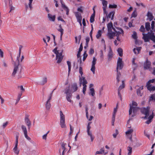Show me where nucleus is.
<instances>
[{"mask_svg": "<svg viewBox=\"0 0 155 155\" xmlns=\"http://www.w3.org/2000/svg\"><path fill=\"white\" fill-rule=\"evenodd\" d=\"M141 111L142 114L145 115L144 117V119H148L145 122L147 124H149L152 121V119L154 116V114L153 112V111L152 110H150V108L149 107H147V108H143L141 109Z\"/></svg>", "mask_w": 155, "mask_h": 155, "instance_id": "nucleus-1", "label": "nucleus"}, {"mask_svg": "<svg viewBox=\"0 0 155 155\" xmlns=\"http://www.w3.org/2000/svg\"><path fill=\"white\" fill-rule=\"evenodd\" d=\"M130 106L129 114L130 116L133 117L136 114L140 109L137 107V103L133 101L130 104Z\"/></svg>", "mask_w": 155, "mask_h": 155, "instance_id": "nucleus-2", "label": "nucleus"}, {"mask_svg": "<svg viewBox=\"0 0 155 155\" xmlns=\"http://www.w3.org/2000/svg\"><path fill=\"white\" fill-rule=\"evenodd\" d=\"M143 37L142 38L145 42L149 41L150 40H152L154 35V33L152 31L148 32L147 34L142 33Z\"/></svg>", "mask_w": 155, "mask_h": 155, "instance_id": "nucleus-3", "label": "nucleus"}, {"mask_svg": "<svg viewBox=\"0 0 155 155\" xmlns=\"http://www.w3.org/2000/svg\"><path fill=\"white\" fill-rule=\"evenodd\" d=\"M80 85L81 86V84H82L83 86L82 89V92L83 94L85 95L86 94L85 91L87 89V86L86 84L87 83V81L85 79L84 77H83L82 78L81 77H80Z\"/></svg>", "mask_w": 155, "mask_h": 155, "instance_id": "nucleus-4", "label": "nucleus"}, {"mask_svg": "<svg viewBox=\"0 0 155 155\" xmlns=\"http://www.w3.org/2000/svg\"><path fill=\"white\" fill-rule=\"evenodd\" d=\"M60 114V124L61 127L62 128L66 127V125L65 123V117L61 111L59 112Z\"/></svg>", "mask_w": 155, "mask_h": 155, "instance_id": "nucleus-5", "label": "nucleus"}, {"mask_svg": "<svg viewBox=\"0 0 155 155\" xmlns=\"http://www.w3.org/2000/svg\"><path fill=\"white\" fill-rule=\"evenodd\" d=\"M53 51L56 54V58L57 60V63H60L61 61L63 58L62 52L58 51L56 48H55L53 50Z\"/></svg>", "mask_w": 155, "mask_h": 155, "instance_id": "nucleus-6", "label": "nucleus"}, {"mask_svg": "<svg viewBox=\"0 0 155 155\" xmlns=\"http://www.w3.org/2000/svg\"><path fill=\"white\" fill-rule=\"evenodd\" d=\"M153 83H155V79L150 80L147 83L146 87L148 90L150 91H154L155 90V86H153V88H150V86H152V84Z\"/></svg>", "mask_w": 155, "mask_h": 155, "instance_id": "nucleus-7", "label": "nucleus"}, {"mask_svg": "<svg viewBox=\"0 0 155 155\" xmlns=\"http://www.w3.org/2000/svg\"><path fill=\"white\" fill-rule=\"evenodd\" d=\"M18 136L17 135L16 136V139L15 143V144L14 147L13 149L14 152L17 155L18 154L19 151V150L18 149Z\"/></svg>", "mask_w": 155, "mask_h": 155, "instance_id": "nucleus-8", "label": "nucleus"}, {"mask_svg": "<svg viewBox=\"0 0 155 155\" xmlns=\"http://www.w3.org/2000/svg\"><path fill=\"white\" fill-rule=\"evenodd\" d=\"M65 93L66 94V99L68 101L70 102H71L72 101L71 100L72 94L70 92V89L68 88L67 89H66Z\"/></svg>", "mask_w": 155, "mask_h": 155, "instance_id": "nucleus-9", "label": "nucleus"}, {"mask_svg": "<svg viewBox=\"0 0 155 155\" xmlns=\"http://www.w3.org/2000/svg\"><path fill=\"white\" fill-rule=\"evenodd\" d=\"M123 64L122 61V59L119 58L117 61V71H118V69L121 70L123 67Z\"/></svg>", "mask_w": 155, "mask_h": 155, "instance_id": "nucleus-10", "label": "nucleus"}, {"mask_svg": "<svg viewBox=\"0 0 155 155\" xmlns=\"http://www.w3.org/2000/svg\"><path fill=\"white\" fill-rule=\"evenodd\" d=\"M96 61L97 59H96V58L95 57H94L93 58V61H92L91 67V71L92 72L93 74H94L95 73V65L96 64Z\"/></svg>", "mask_w": 155, "mask_h": 155, "instance_id": "nucleus-11", "label": "nucleus"}, {"mask_svg": "<svg viewBox=\"0 0 155 155\" xmlns=\"http://www.w3.org/2000/svg\"><path fill=\"white\" fill-rule=\"evenodd\" d=\"M151 62L149 61L147 59L145 62L144 65V68L145 69H149L151 71L152 68H150Z\"/></svg>", "mask_w": 155, "mask_h": 155, "instance_id": "nucleus-12", "label": "nucleus"}, {"mask_svg": "<svg viewBox=\"0 0 155 155\" xmlns=\"http://www.w3.org/2000/svg\"><path fill=\"white\" fill-rule=\"evenodd\" d=\"M133 132V130L132 129H130L126 132V134L127 136L129 138L130 140H131L132 139V133Z\"/></svg>", "mask_w": 155, "mask_h": 155, "instance_id": "nucleus-13", "label": "nucleus"}, {"mask_svg": "<svg viewBox=\"0 0 155 155\" xmlns=\"http://www.w3.org/2000/svg\"><path fill=\"white\" fill-rule=\"evenodd\" d=\"M116 35L115 33L112 32V31H108L107 35L110 39H112Z\"/></svg>", "mask_w": 155, "mask_h": 155, "instance_id": "nucleus-14", "label": "nucleus"}, {"mask_svg": "<svg viewBox=\"0 0 155 155\" xmlns=\"http://www.w3.org/2000/svg\"><path fill=\"white\" fill-rule=\"evenodd\" d=\"M48 18L50 21H54L55 20L56 17L54 15H52L51 14L48 13Z\"/></svg>", "mask_w": 155, "mask_h": 155, "instance_id": "nucleus-15", "label": "nucleus"}, {"mask_svg": "<svg viewBox=\"0 0 155 155\" xmlns=\"http://www.w3.org/2000/svg\"><path fill=\"white\" fill-rule=\"evenodd\" d=\"M78 89L77 85L76 83H74L72 84L71 87V89H70V92H74L76 91Z\"/></svg>", "mask_w": 155, "mask_h": 155, "instance_id": "nucleus-16", "label": "nucleus"}, {"mask_svg": "<svg viewBox=\"0 0 155 155\" xmlns=\"http://www.w3.org/2000/svg\"><path fill=\"white\" fill-rule=\"evenodd\" d=\"M117 30H116L114 28H113V30L117 33L116 35H119L120 34L124 33L123 30L120 28H117Z\"/></svg>", "mask_w": 155, "mask_h": 155, "instance_id": "nucleus-17", "label": "nucleus"}, {"mask_svg": "<svg viewBox=\"0 0 155 155\" xmlns=\"http://www.w3.org/2000/svg\"><path fill=\"white\" fill-rule=\"evenodd\" d=\"M61 4L62 7L65 10L66 12V15H68L69 12V9L68 8L64 5L62 0H61Z\"/></svg>", "mask_w": 155, "mask_h": 155, "instance_id": "nucleus-18", "label": "nucleus"}, {"mask_svg": "<svg viewBox=\"0 0 155 155\" xmlns=\"http://www.w3.org/2000/svg\"><path fill=\"white\" fill-rule=\"evenodd\" d=\"M66 145V143H63L61 144V149H60L59 150V152L60 153H61V150H63L62 154V155H64V154L65 152L66 151V148H65V146Z\"/></svg>", "mask_w": 155, "mask_h": 155, "instance_id": "nucleus-19", "label": "nucleus"}, {"mask_svg": "<svg viewBox=\"0 0 155 155\" xmlns=\"http://www.w3.org/2000/svg\"><path fill=\"white\" fill-rule=\"evenodd\" d=\"M115 14V12L114 11H112L110 12V13L107 15H106L107 18H111V20L114 19V17Z\"/></svg>", "mask_w": 155, "mask_h": 155, "instance_id": "nucleus-20", "label": "nucleus"}, {"mask_svg": "<svg viewBox=\"0 0 155 155\" xmlns=\"http://www.w3.org/2000/svg\"><path fill=\"white\" fill-rule=\"evenodd\" d=\"M75 15L77 18V21L78 22L81 21L82 18L81 14L78 12H77L75 13Z\"/></svg>", "mask_w": 155, "mask_h": 155, "instance_id": "nucleus-21", "label": "nucleus"}, {"mask_svg": "<svg viewBox=\"0 0 155 155\" xmlns=\"http://www.w3.org/2000/svg\"><path fill=\"white\" fill-rule=\"evenodd\" d=\"M47 78L46 77H45L42 78V80L40 82V84L43 85L47 82Z\"/></svg>", "mask_w": 155, "mask_h": 155, "instance_id": "nucleus-22", "label": "nucleus"}, {"mask_svg": "<svg viewBox=\"0 0 155 155\" xmlns=\"http://www.w3.org/2000/svg\"><path fill=\"white\" fill-rule=\"evenodd\" d=\"M25 121L27 125L28 126V129H30L31 126V123L29 120L28 117H26L25 119Z\"/></svg>", "mask_w": 155, "mask_h": 155, "instance_id": "nucleus-23", "label": "nucleus"}, {"mask_svg": "<svg viewBox=\"0 0 155 155\" xmlns=\"http://www.w3.org/2000/svg\"><path fill=\"white\" fill-rule=\"evenodd\" d=\"M90 91L88 93L89 95L94 97L95 95V91L94 88H91L89 89Z\"/></svg>", "mask_w": 155, "mask_h": 155, "instance_id": "nucleus-24", "label": "nucleus"}, {"mask_svg": "<svg viewBox=\"0 0 155 155\" xmlns=\"http://www.w3.org/2000/svg\"><path fill=\"white\" fill-rule=\"evenodd\" d=\"M107 27L108 31H112V29H113V25L112 23L110 22L108 23L107 25Z\"/></svg>", "mask_w": 155, "mask_h": 155, "instance_id": "nucleus-25", "label": "nucleus"}, {"mask_svg": "<svg viewBox=\"0 0 155 155\" xmlns=\"http://www.w3.org/2000/svg\"><path fill=\"white\" fill-rule=\"evenodd\" d=\"M113 56V53L111 48H110L108 54V58L109 60H110Z\"/></svg>", "mask_w": 155, "mask_h": 155, "instance_id": "nucleus-26", "label": "nucleus"}, {"mask_svg": "<svg viewBox=\"0 0 155 155\" xmlns=\"http://www.w3.org/2000/svg\"><path fill=\"white\" fill-rule=\"evenodd\" d=\"M143 89V86H141L139 88L137 89V94L138 96H142V93H141L140 91Z\"/></svg>", "mask_w": 155, "mask_h": 155, "instance_id": "nucleus-27", "label": "nucleus"}, {"mask_svg": "<svg viewBox=\"0 0 155 155\" xmlns=\"http://www.w3.org/2000/svg\"><path fill=\"white\" fill-rule=\"evenodd\" d=\"M18 70V66H15L14 67L13 71L12 74L13 76H15Z\"/></svg>", "mask_w": 155, "mask_h": 155, "instance_id": "nucleus-28", "label": "nucleus"}, {"mask_svg": "<svg viewBox=\"0 0 155 155\" xmlns=\"http://www.w3.org/2000/svg\"><path fill=\"white\" fill-rule=\"evenodd\" d=\"M141 48L140 47L134 48L133 50L134 53L135 54H137L139 53V51L141 50Z\"/></svg>", "mask_w": 155, "mask_h": 155, "instance_id": "nucleus-29", "label": "nucleus"}, {"mask_svg": "<svg viewBox=\"0 0 155 155\" xmlns=\"http://www.w3.org/2000/svg\"><path fill=\"white\" fill-rule=\"evenodd\" d=\"M136 58H134L132 60V65L134 68V70L137 67V64L135 62V60Z\"/></svg>", "mask_w": 155, "mask_h": 155, "instance_id": "nucleus-30", "label": "nucleus"}, {"mask_svg": "<svg viewBox=\"0 0 155 155\" xmlns=\"http://www.w3.org/2000/svg\"><path fill=\"white\" fill-rule=\"evenodd\" d=\"M95 16V11L91 15L90 17V21L91 23H93L94 21V18Z\"/></svg>", "mask_w": 155, "mask_h": 155, "instance_id": "nucleus-31", "label": "nucleus"}, {"mask_svg": "<svg viewBox=\"0 0 155 155\" xmlns=\"http://www.w3.org/2000/svg\"><path fill=\"white\" fill-rule=\"evenodd\" d=\"M147 16L150 21H151L153 18V17L152 14L149 12H148L147 13Z\"/></svg>", "mask_w": 155, "mask_h": 155, "instance_id": "nucleus-32", "label": "nucleus"}, {"mask_svg": "<svg viewBox=\"0 0 155 155\" xmlns=\"http://www.w3.org/2000/svg\"><path fill=\"white\" fill-rule=\"evenodd\" d=\"M117 74L116 80L117 81V83L118 84L120 81V78L121 77V74L120 72L117 71Z\"/></svg>", "mask_w": 155, "mask_h": 155, "instance_id": "nucleus-33", "label": "nucleus"}, {"mask_svg": "<svg viewBox=\"0 0 155 155\" xmlns=\"http://www.w3.org/2000/svg\"><path fill=\"white\" fill-rule=\"evenodd\" d=\"M103 33L102 31L101 30H99L97 32V34L96 35V37L98 39L101 36L102 33Z\"/></svg>", "mask_w": 155, "mask_h": 155, "instance_id": "nucleus-34", "label": "nucleus"}, {"mask_svg": "<svg viewBox=\"0 0 155 155\" xmlns=\"http://www.w3.org/2000/svg\"><path fill=\"white\" fill-rule=\"evenodd\" d=\"M122 84L120 85L118 89V90L120 91L123 89L125 87V83L124 81H122Z\"/></svg>", "mask_w": 155, "mask_h": 155, "instance_id": "nucleus-35", "label": "nucleus"}, {"mask_svg": "<svg viewBox=\"0 0 155 155\" xmlns=\"http://www.w3.org/2000/svg\"><path fill=\"white\" fill-rule=\"evenodd\" d=\"M145 28L146 30L147 31H149L150 29V24L149 22H147L146 23Z\"/></svg>", "mask_w": 155, "mask_h": 155, "instance_id": "nucleus-36", "label": "nucleus"}, {"mask_svg": "<svg viewBox=\"0 0 155 155\" xmlns=\"http://www.w3.org/2000/svg\"><path fill=\"white\" fill-rule=\"evenodd\" d=\"M87 134L90 137L91 141L92 142H93L94 138V136L93 135L91 132H89V133H87Z\"/></svg>", "mask_w": 155, "mask_h": 155, "instance_id": "nucleus-37", "label": "nucleus"}, {"mask_svg": "<svg viewBox=\"0 0 155 155\" xmlns=\"http://www.w3.org/2000/svg\"><path fill=\"white\" fill-rule=\"evenodd\" d=\"M59 28L58 29V31H60L61 33V38H62V36L63 34L64 30L62 28L61 26V25L59 26Z\"/></svg>", "mask_w": 155, "mask_h": 155, "instance_id": "nucleus-38", "label": "nucleus"}, {"mask_svg": "<svg viewBox=\"0 0 155 155\" xmlns=\"http://www.w3.org/2000/svg\"><path fill=\"white\" fill-rule=\"evenodd\" d=\"M50 102L47 101L45 104V107L47 110H48L50 109L51 107Z\"/></svg>", "mask_w": 155, "mask_h": 155, "instance_id": "nucleus-39", "label": "nucleus"}, {"mask_svg": "<svg viewBox=\"0 0 155 155\" xmlns=\"http://www.w3.org/2000/svg\"><path fill=\"white\" fill-rule=\"evenodd\" d=\"M67 64L68 66V75L69 74V73L70 71H71V62L69 61H67Z\"/></svg>", "mask_w": 155, "mask_h": 155, "instance_id": "nucleus-40", "label": "nucleus"}, {"mask_svg": "<svg viewBox=\"0 0 155 155\" xmlns=\"http://www.w3.org/2000/svg\"><path fill=\"white\" fill-rule=\"evenodd\" d=\"M117 52L120 56H122L123 55V50L120 48H119L117 50Z\"/></svg>", "mask_w": 155, "mask_h": 155, "instance_id": "nucleus-41", "label": "nucleus"}, {"mask_svg": "<svg viewBox=\"0 0 155 155\" xmlns=\"http://www.w3.org/2000/svg\"><path fill=\"white\" fill-rule=\"evenodd\" d=\"M21 128L23 130L24 135L25 134H27V131L26 129V128L25 126L22 125L21 126Z\"/></svg>", "mask_w": 155, "mask_h": 155, "instance_id": "nucleus-42", "label": "nucleus"}, {"mask_svg": "<svg viewBox=\"0 0 155 155\" xmlns=\"http://www.w3.org/2000/svg\"><path fill=\"white\" fill-rule=\"evenodd\" d=\"M127 150L128 151V155H131L132 153V148L130 147H127Z\"/></svg>", "mask_w": 155, "mask_h": 155, "instance_id": "nucleus-43", "label": "nucleus"}, {"mask_svg": "<svg viewBox=\"0 0 155 155\" xmlns=\"http://www.w3.org/2000/svg\"><path fill=\"white\" fill-rule=\"evenodd\" d=\"M22 95V94L21 92H20L19 93L17 99L16 100V104H17L18 103V101L21 98V96Z\"/></svg>", "mask_w": 155, "mask_h": 155, "instance_id": "nucleus-44", "label": "nucleus"}, {"mask_svg": "<svg viewBox=\"0 0 155 155\" xmlns=\"http://www.w3.org/2000/svg\"><path fill=\"white\" fill-rule=\"evenodd\" d=\"M154 20H155V18ZM155 22L153 21H152V23H151V28L152 30H153L154 31H155Z\"/></svg>", "mask_w": 155, "mask_h": 155, "instance_id": "nucleus-45", "label": "nucleus"}, {"mask_svg": "<svg viewBox=\"0 0 155 155\" xmlns=\"http://www.w3.org/2000/svg\"><path fill=\"white\" fill-rule=\"evenodd\" d=\"M101 1H102V4L103 6V7H105L106 8L107 7V1L105 0H100Z\"/></svg>", "mask_w": 155, "mask_h": 155, "instance_id": "nucleus-46", "label": "nucleus"}, {"mask_svg": "<svg viewBox=\"0 0 155 155\" xmlns=\"http://www.w3.org/2000/svg\"><path fill=\"white\" fill-rule=\"evenodd\" d=\"M79 73L81 74V76H79L80 77H81L82 78L83 77H84L82 76L83 74V69L81 67H80L79 68Z\"/></svg>", "mask_w": 155, "mask_h": 155, "instance_id": "nucleus-47", "label": "nucleus"}, {"mask_svg": "<svg viewBox=\"0 0 155 155\" xmlns=\"http://www.w3.org/2000/svg\"><path fill=\"white\" fill-rule=\"evenodd\" d=\"M54 89L53 91L51 92L49 94V95L48 96V100H47V101H49V102H50V101L51 99V98H52V97L53 92V91H54Z\"/></svg>", "mask_w": 155, "mask_h": 155, "instance_id": "nucleus-48", "label": "nucleus"}, {"mask_svg": "<svg viewBox=\"0 0 155 155\" xmlns=\"http://www.w3.org/2000/svg\"><path fill=\"white\" fill-rule=\"evenodd\" d=\"M22 48V46L20 45L19 46V54L18 56L17 57V60L18 61V64H19V63L20 62V61L18 60V58H19V57H20V54H21V49Z\"/></svg>", "mask_w": 155, "mask_h": 155, "instance_id": "nucleus-49", "label": "nucleus"}, {"mask_svg": "<svg viewBox=\"0 0 155 155\" xmlns=\"http://www.w3.org/2000/svg\"><path fill=\"white\" fill-rule=\"evenodd\" d=\"M132 37L134 39H137V34L135 31H134L133 32V34L132 35Z\"/></svg>", "mask_w": 155, "mask_h": 155, "instance_id": "nucleus-50", "label": "nucleus"}, {"mask_svg": "<svg viewBox=\"0 0 155 155\" xmlns=\"http://www.w3.org/2000/svg\"><path fill=\"white\" fill-rule=\"evenodd\" d=\"M18 88H20V90L21 91L20 92H21L22 94V93L25 91V89L23 87L22 85H21L20 86H18Z\"/></svg>", "mask_w": 155, "mask_h": 155, "instance_id": "nucleus-51", "label": "nucleus"}, {"mask_svg": "<svg viewBox=\"0 0 155 155\" xmlns=\"http://www.w3.org/2000/svg\"><path fill=\"white\" fill-rule=\"evenodd\" d=\"M137 5L138 7H141L143 8H145V6L142 3H138L136 2Z\"/></svg>", "mask_w": 155, "mask_h": 155, "instance_id": "nucleus-52", "label": "nucleus"}, {"mask_svg": "<svg viewBox=\"0 0 155 155\" xmlns=\"http://www.w3.org/2000/svg\"><path fill=\"white\" fill-rule=\"evenodd\" d=\"M150 101H154L155 100V95L154 94H153L150 96Z\"/></svg>", "mask_w": 155, "mask_h": 155, "instance_id": "nucleus-53", "label": "nucleus"}, {"mask_svg": "<svg viewBox=\"0 0 155 155\" xmlns=\"http://www.w3.org/2000/svg\"><path fill=\"white\" fill-rule=\"evenodd\" d=\"M117 107H118V105L117 104L116 106V107L115 108H114V109L113 115H114V116H116V114L117 111Z\"/></svg>", "mask_w": 155, "mask_h": 155, "instance_id": "nucleus-54", "label": "nucleus"}, {"mask_svg": "<svg viewBox=\"0 0 155 155\" xmlns=\"http://www.w3.org/2000/svg\"><path fill=\"white\" fill-rule=\"evenodd\" d=\"M29 2L28 3V6L30 8V9L31 10L32 8L31 4L33 1V0H29Z\"/></svg>", "mask_w": 155, "mask_h": 155, "instance_id": "nucleus-55", "label": "nucleus"}, {"mask_svg": "<svg viewBox=\"0 0 155 155\" xmlns=\"http://www.w3.org/2000/svg\"><path fill=\"white\" fill-rule=\"evenodd\" d=\"M140 31L143 32V33H144V31H145V29L144 28V27L143 25H141V26L140 28Z\"/></svg>", "mask_w": 155, "mask_h": 155, "instance_id": "nucleus-56", "label": "nucleus"}, {"mask_svg": "<svg viewBox=\"0 0 155 155\" xmlns=\"http://www.w3.org/2000/svg\"><path fill=\"white\" fill-rule=\"evenodd\" d=\"M87 54L86 53V51H84L83 54V60L84 61L87 57Z\"/></svg>", "mask_w": 155, "mask_h": 155, "instance_id": "nucleus-57", "label": "nucleus"}, {"mask_svg": "<svg viewBox=\"0 0 155 155\" xmlns=\"http://www.w3.org/2000/svg\"><path fill=\"white\" fill-rule=\"evenodd\" d=\"M115 116H114V115H112V125H114V123L115 120Z\"/></svg>", "mask_w": 155, "mask_h": 155, "instance_id": "nucleus-58", "label": "nucleus"}, {"mask_svg": "<svg viewBox=\"0 0 155 155\" xmlns=\"http://www.w3.org/2000/svg\"><path fill=\"white\" fill-rule=\"evenodd\" d=\"M117 5L115 4L110 5H109V8H116L117 7Z\"/></svg>", "mask_w": 155, "mask_h": 155, "instance_id": "nucleus-59", "label": "nucleus"}, {"mask_svg": "<svg viewBox=\"0 0 155 155\" xmlns=\"http://www.w3.org/2000/svg\"><path fill=\"white\" fill-rule=\"evenodd\" d=\"M91 127V126L90 125H87V133L91 132L90 131Z\"/></svg>", "mask_w": 155, "mask_h": 155, "instance_id": "nucleus-60", "label": "nucleus"}, {"mask_svg": "<svg viewBox=\"0 0 155 155\" xmlns=\"http://www.w3.org/2000/svg\"><path fill=\"white\" fill-rule=\"evenodd\" d=\"M131 119H129V120H128L127 122V127L128 128H130L131 127V126L129 124L130 122V121L131 120Z\"/></svg>", "mask_w": 155, "mask_h": 155, "instance_id": "nucleus-61", "label": "nucleus"}, {"mask_svg": "<svg viewBox=\"0 0 155 155\" xmlns=\"http://www.w3.org/2000/svg\"><path fill=\"white\" fill-rule=\"evenodd\" d=\"M137 15V13L135 11L131 15V17H135Z\"/></svg>", "mask_w": 155, "mask_h": 155, "instance_id": "nucleus-62", "label": "nucleus"}, {"mask_svg": "<svg viewBox=\"0 0 155 155\" xmlns=\"http://www.w3.org/2000/svg\"><path fill=\"white\" fill-rule=\"evenodd\" d=\"M94 50L93 48H91L89 52V54H93L94 53Z\"/></svg>", "mask_w": 155, "mask_h": 155, "instance_id": "nucleus-63", "label": "nucleus"}, {"mask_svg": "<svg viewBox=\"0 0 155 155\" xmlns=\"http://www.w3.org/2000/svg\"><path fill=\"white\" fill-rule=\"evenodd\" d=\"M2 62H3V64H2L3 66L5 67H7V63H6L4 60H3V61Z\"/></svg>", "mask_w": 155, "mask_h": 155, "instance_id": "nucleus-64", "label": "nucleus"}]
</instances>
